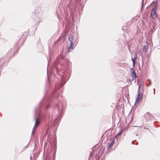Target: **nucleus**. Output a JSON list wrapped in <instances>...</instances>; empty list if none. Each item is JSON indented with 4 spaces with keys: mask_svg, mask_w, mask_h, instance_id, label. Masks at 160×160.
I'll list each match as a JSON object with an SVG mask.
<instances>
[{
    "mask_svg": "<svg viewBox=\"0 0 160 160\" xmlns=\"http://www.w3.org/2000/svg\"><path fill=\"white\" fill-rule=\"evenodd\" d=\"M156 6L154 7L151 13L152 17L153 19H154V18H155L157 16V14L156 13Z\"/></svg>",
    "mask_w": 160,
    "mask_h": 160,
    "instance_id": "f257e3e1",
    "label": "nucleus"
},
{
    "mask_svg": "<svg viewBox=\"0 0 160 160\" xmlns=\"http://www.w3.org/2000/svg\"><path fill=\"white\" fill-rule=\"evenodd\" d=\"M132 80H133L136 77V74L134 70H133L132 72Z\"/></svg>",
    "mask_w": 160,
    "mask_h": 160,
    "instance_id": "f03ea898",
    "label": "nucleus"
},
{
    "mask_svg": "<svg viewBox=\"0 0 160 160\" xmlns=\"http://www.w3.org/2000/svg\"><path fill=\"white\" fill-rule=\"evenodd\" d=\"M141 98H142V97L140 95V94H138V97L137 98V99L135 103H138L139 102V101Z\"/></svg>",
    "mask_w": 160,
    "mask_h": 160,
    "instance_id": "7ed1b4c3",
    "label": "nucleus"
},
{
    "mask_svg": "<svg viewBox=\"0 0 160 160\" xmlns=\"http://www.w3.org/2000/svg\"><path fill=\"white\" fill-rule=\"evenodd\" d=\"M73 47V44L72 42H70V47H69V49L68 50L69 52H70V49H72Z\"/></svg>",
    "mask_w": 160,
    "mask_h": 160,
    "instance_id": "20e7f679",
    "label": "nucleus"
},
{
    "mask_svg": "<svg viewBox=\"0 0 160 160\" xmlns=\"http://www.w3.org/2000/svg\"><path fill=\"white\" fill-rule=\"evenodd\" d=\"M69 39L70 42H72L73 40V36L72 35L70 34L69 37Z\"/></svg>",
    "mask_w": 160,
    "mask_h": 160,
    "instance_id": "39448f33",
    "label": "nucleus"
},
{
    "mask_svg": "<svg viewBox=\"0 0 160 160\" xmlns=\"http://www.w3.org/2000/svg\"><path fill=\"white\" fill-rule=\"evenodd\" d=\"M136 54H135L134 58H133L132 57V61L133 63V65H134L135 64V59H136Z\"/></svg>",
    "mask_w": 160,
    "mask_h": 160,
    "instance_id": "423d86ee",
    "label": "nucleus"
},
{
    "mask_svg": "<svg viewBox=\"0 0 160 160\" xmlns=\"http://www.w3.org/2000/svg\"><path fill=\"white\" fill-rule=\"evenodd\" d=\"M39 123L38 122V120L36 119V121H35V125L33 128L34 130L35 129V127H36V126L38 125L39 124Z\"/></svg>",
    "mask_w": 160,
    "mask_h": 160,
    "instance_id": "0eeeda50",
    "label": "nucleus"
},
{
    "mask_svg": "<svg viewBox=\"0 0 160 160\" xmlns=\"http://www.w3.org/2000/svg\"><path fill=\"white\" fill-rule=\"evenodd\" d=\"M113 143H114V142H112V143H111V144H110L109 145V147H111V146L112 145H113Z\"/></svg>",
    "mask_w": 160,
    "mask_h": 160,
    "instance_id": "6e6552de",
    "label": "nucleus"
},
{
    "mask_svg": "<svg viewBox=\"0 0 160 160\" xmlns=\"http://www.w3.org/2000/svg\"><path fill=\"white\" fill-rule=\"evenodd\" d=\"M121 132H120V133H119L118 134V135H117L116 136V137H117L118 136H119V135L121 134Z\"/></svg>",
    "mask_w": 160,
    "mask_h": 160,
    "instance_id": "1a4fd4ad",
    "label": "nucleus"
},
{
    "mask_svg": "<svg viewBox=\"0 0 160 160\" xmlns=\"http://www.w3.org/2000/svg\"><path fill=\"white\" fill-rule=\"evenodd\" d=\"M144 48H146V46H144Z\"/></svg>",
    "mask_w": 160,
    "mask_h": 160,
    "instance_id": "9d476101",
    "label": "nucleus"
},
{
    "mask_svg": "<svg viewBox=\"0 0 160 160\" xmlns=\"http://www.w3.org/2000/svg\"><path fill=\"white\" fill-rule=\"evenodd\" d=\"M140 89V86L139 87V90Z\"/></svg>",
    "mask_w": 160,
    "mask_h": 160,
    "instance_id": "9b49d317",
    "label": "nucleus"
}]
</instances>
